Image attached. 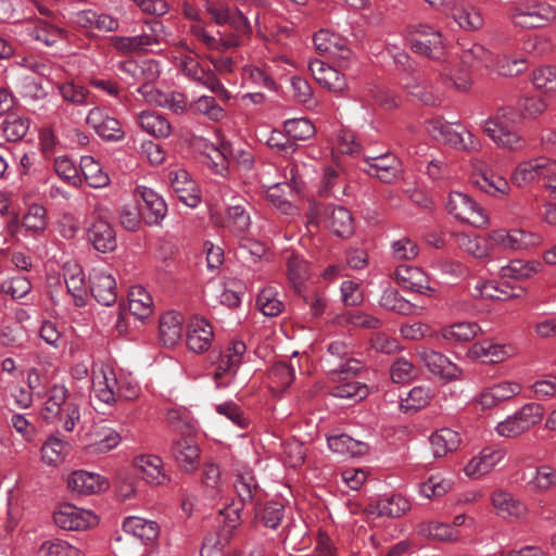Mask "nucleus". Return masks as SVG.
Returning a JSON list of instances; mask_svg holds the SVG:
<instances>
[{"instance_id": "obj_1", "label": "nucleus", "mask_w": 556, "mask_h": 556, "mask_svg": "<svg viewBox=\"0 0 556 556\" xmlns=\"http://www.w3.org/2000/svg\"><path fill=\"white\" fill-rule=\"evenodd\" d=\"M480 126L500 149L521 152L528 147V140L516 127V113L510 108L498 109L482 121Z\"/></svg>"}, {"instance_id": "obj_2", "label": "nucleus", "mask_w": 556, "mask_h": 556, "mask_svg": "<svg viewBox=\"0 0 556 556\" xmlns=\"http://www.w3.org/2000/svg\"><path fill=\"white\" fill-rule=\"evenodd\" d=\"M170 30L159 20L146 22L141 33L135 36H113L112 47L122 54L156 53L162 45H167Z\"/></svg>"}, {"instance_id": "obj_3", "label": "nucleus", "mask_w": 556, "mask_h": 556, "mask_svg": "<svg viewBox=\"0 0 556 556\" xmlns=\"http://www.w3.org/2000/svg\"><path fill=\"white\" fill-rule=\"evenodd\" d=\"M68 397L70 392L64 386H53L48 392L41 416L48 422H60L65 431L72 432L80 420V410L78 404Z\"/></svg>"}, {"instance_id": "obj_4", "label": "nucleus", "mask_w": 556, "mask_h": 556, "mask_svg": "<svg viewBox=\"0 0 556 556\" xmlns=\"http://www.w3.org/2000/svg\"><path fill=\"white\" fill-rule=\"evenodd\" d=\"M123 529L126 536H118L116 539V543L121 544L116 546L121 556H135L125 547L132 546L138 542L140 545L148 546L157 540L160 533L159 525L155 521L137 516L127 517L123 522Z\"/></svg>"}, {"instance_id": "obj_5", "label": "nucleus", "mask_w": 556, "mask_h": 556, "mask_svg": "<svg viewBox=\"0 0 556 556\" xmlns=\"http://www.w3.org/2000/svg\"><path fill=\"white\" fill-rule=\"evenodd\" d=\"M426 129L433 139L452 148L468 152L478 151L481 148L480 140L471 131L465 128L458 131L453 127V124L441 118L428 121Z\"/></svg>"}, {"instance_id": "obj_6", "label": "nucleus", "mask_w": 556, "mask_h": 556, "mask_svg": "<svg viewBox=\"0 0 556 556\" xmlns=\"http://www.w3.org/2000/svg\"><path fill=\"white\" fill-rule=\"evenodd\" d=\"M509 18L522 28L543 27L556 18V9L542 0H528L510 9Z\"/></svg>"}, {"instance_id": "obj_7", "label": "nucleus", "mask_w": 556, "mask_h": 556, "mask_svg": "<svg viewBox=\"0 0 556 556\" xmlns=\"http://www.w3.org/2000/svg\"><path fill=\"white\" fill-rule=\"evenodd\" d=\"M247 352V345L241 340H232L224 349L214 362V381L217 389L227 388L233 381L242 358Z\"/></svg>"}, {"instance_id": "obj_8", "label": "nucleus", "mask_w": 556, "mask_h": 556, "mask_svg": "<svg viewBox=\"0 0 556 556\" xmlns=\"http://www.w3.org/2000/svg\"><path fill=\"white\" fill-rule=\"evenodd\" d=\"M91 394L105 405H114L118 401V374L103 362L94 363L91 368Z\"/></svg>"}, {"instance_id": "obj_9", "label": "nucleus", "mask_w": 556, "mask_h": 556, "mask_svg": "<svg viewBox=\"0 0 556 556\" xmlns=\"http://www.w3.org/2000/svg\"><path fill=\"white\" fill-rule=\"evenodd\" d=\"M408 40L409 47L414 53L440 62L445 59L442 35L431 26L426 24L414 26L412 29V36Z\"/></svg>"}, {"instance_id": "obj_10", "label": "nucleus", "mask_w": 556, "mask_h": 556, "mask_svg": "<svg viewBox=\"0 0 556 556\" xmlns=\"http://www.w3.org/2000/svg\"><path fill=\"white\" fill-rule=\"evenodd\" d=\"M446 208L450 214L454 215L460 222L475 227H483L489 222L484 208L468 194L459 191H452L450 193Z\"/></svg>"}, {"instance_id": "obj_11", "label": "nucleus", "mask_w": 556, "mask_h": 556, "mask_svg": "<svg viewBox=\"0 0 556 556\" xmlns=\"http://www.w3.org/2000/svg\"><path fill=\"white\" fill-rule=\"evenodd\" d=\"M179 68L190 80L207 88L214 93L228 98L227 89L217 78L215 73L210 68L203 67L191 54H182L179 56Z\"/></svg>"}, {"instance_id": "obj_12", "label": "nucleus", "mask_w": 556, "mask_h": 556, "mask_svg": "<svg viewBox=\"0 0 556 556\" xmlns=\"http://www.w3.org/2000/svg\"><path fill=\"white\" fill-rule=\"evenodd\" d=\"M488 240L491 245L503 250H521L540 245L543 242L540 235L522 229H511L509 231L496 229L488 235Z\"/></svg>"}, {"instance_id": "obj_13", "label": "nucleus", "mask_w": 556, "mask_h": 556, "mask_svg": "<svg viewBox=\"0 0 556 556\" xmlns=\"http://www.w3.org/2000/svg\"><path fill=\"white\" fill-rule=\"evenodd\" d=\"M53 520L58 527L70 531L86 530L98 522V518L92 511L68 503L59 507L53 514Z\"/></svg>"}, {"instance_id": "obj_14", "label": "nucleus", "mask_w": 556, "mask_h": 556, "mask_svg": "<svg viewBox=\"0 0 556 556\" xmlns=\"http://www.w3.org/2000/svg\"><path fill=\"white\" fill-rule=\"evenodd\" d=\"M203 7L217 26L229 25L236 31H251L249 20L241 11L213 0H205Z\"/></svg>"}, {"instance_id": "obj_15", "label": "nucleus", "mask_w": 556, "mask_h": 556, "mask_svg": "<svg viewBox=\"0 0 556 556\" xmlns=\"http://www.w3.org/2000/svg\"><path fill=\"white\" fill-rule=\"evenodd\" d=\"M226 153H228L229 157L244 170H250L254 165V154L252 149L249 147L229 146L224 147L223 151L217 148H213L212 153L208 154V159L212 161V168L217 174L223 175L224 172L227 170L228 162Z\"/></svg>"}, {"instance_id": "obj_16", "label": "nucleus", "mask_w": 556, "mask_h": 556, "mask_svg": "<svg viewBox=\"0 0 556 556\" xmlns=\"http://www.w3.org/2000/svg\"><path fill=\"white\" fill-rule=\"evenodd\" d=\"M554 164L555 162L543 156L520 162L511 173V182L521 188L541 177L548 178Z\"/></svg>"}, {"instance_id": "obj_17", "label": "nucleus", "mask_w": 556, "mask_h": 556, "mask_svg": "<svg viewBox=\"0 0 556 556\" xmlns=\"http://www.w3.org/2000/svg\"><path fill=\"white\" fill-rule=\"evenodd\" d=\"M21 96L33 106L34 113L39 117L47 118L53 112L54 105L48 99V92L33 77L26 76L21 80Z\"/></svg>"}, {"instance_id": "obj_18", "label": "nucleus", "mask_w": 556, "mask_h": 556, "mask_svg": "<svg viewBox=\"0 0 556 556\" xmlns=\"http://www.w3.org/2000/svg\"><path fill=\"white\" fill-rule=\"evenodd\" d=\"M416 355L433 375L442 379L451 381L462 376V369L440 352L421 348L417 350Z\"/></svg>"}, {"instance_id": "obj_19", "label": "nucleus", "mask_w": 556, "mask_h": 556, "mask_svg": "<svg viewBox=\"0 0 556 556\" xmlns=\"http://www.w3.org/2000/svg\"><path fill=\"white\" fill-rule=\"evenodd\" d=\"M329 357L325 359L328 371L332 374L355 375L361 369V363L350 357V349L343 341H333L328 345Z\"/></svg>"}, {"instance_id": "obj_20", "label": "nucleus", "mask_w": 556, "mask_h": 556, "mask_svg": "<svg viewBox=\"0 0 556 556\" xmlns=\"http://www.w3.org/2000/svg\"><path fill=\"white\" fill-rule=\"evenodd\" d=\"M170 188L180 202L189 207H197L201 195L195 181L186 169L179 168L168 173Z\"/></svg>"}, {"instance_id": "obj_21", "label": "nucleus", "mask_w": 556, "mask_h": 556, "mask_svg": "<svg viewBox=\"0 0 556 556\" xmlns=\"http://www.w3.org/2000/svg\"><path fill=\"white\" fill-rule=\"evenodd\" d=\"M363 170L369 176L378 178L386 184L393 182L400 173V163L392 153H383L376 156H367Z\"/></svg>"}, {"instance_id": "obj_22", "label": "nucleus", "mask_w": 556, "mask_h": 556, "mask_svg": "<svg viewBox=\"0 0 556 556\" xmlns=\"http://www.w3.org/2000/svg\"><path fill=\"white\" fill-rule=\"evenodd\" d=\"M212 325L202 316L193 315L188 321L187 345L194 353L207 351L213 342Z\"/></svg>"}, {"instance_id": "obj_23", "label": "nucleus", "mask_w": 556, "mask_h": 556, "mask_svg": "<svg viewBox=\"0 0 556 556\" xmlns=\"http://www.w3.org/2000/svg\"><path fill=\"white\" fill-rule=\"evenodd\" d=\"M521 391L522 386L518 381L504 380L484 388L478 401L483 408H493L519 395Z\"/></svg>"}, {"instance_id": "obj_24", "label": "nucleus", "mask_w": 556, "mask_h": 556, "mask_svg": "<svg viewBox=\"0 0 556 556\" xmlns=\"http://www.w3.org/2000/svg\"><path fill=\"white\" fill-rule=\"evenodd\" d=\"M172 456L182 470L187 472L195 470L200 458V448L195 437L182 435L174 440Z\"/></svg>"}, {"instance_id": "obj_25", "label": "nucleus", "mask_w": 556, "mask_h": 556, "mask_svg": "<svg viewBox=\"0 0 556 556\" xmlns=\"http://www.w3.org/2000/svg\"><path fill=\"white\" fill-rule=\"evenodd\" d=\"M87 240L101 253L113 252L117 247L116 231L109 222L99 217L87 228Z\"/></svg>"}, {"instance_id": "obj_26", "label": "nucleus", "mask_w": 556, "mask_h": 556, "mask_svg": "<svg viewBox=\"0 0 556 556\" xmlns=\"http://www.w3.org/2000/svg\"><path fill=\"white\" fill-rule=\"evenodd\" d=\"M135 194L140 197L144 203L143 219L149 226H159L167 214V204L164 199L153 189L146 186H138Z\"/></svg>"}, {"instance_id": "obj_27", "label": "nucleus", "mask_w": 556, "mask_h": 556, "mask_svg": "<svg viewBox=\"0 0 556 556\" xmlns=\"http://www.w3.org/2000/svg\"><path fill=\"white\" fill-rule=\"evenodd\" d=\"M90 291L98 303L113 305L117 300L115 278L102 269H93L89 276Z\"/></svg>"}, {"instance_id": "obj_28", "label": "nucleus", "mask_w": 556, "mask_h": 556, "mask_svg": "<svg viewBox=\"0 0 556 556\" xmlns=\"http://www.w3.org/2000/svg\"><path fill=\"white\" fill-rule=\"evenodd\" d=\"M86 122L105 140L119 141L125 136L121 123L99 108H93L89 111Z\"/></svg>"}, {"instance_id": "obj_29", "label": "nucleus", "mask_w": 556, "mask_h": 556, "mask_svg": "<svg viewBox=\"0 0 556 556\" xmlns=\"http://www.w3.org/2000/svg\"><path fill=\"white\" fill-rule=\"evenodd\" d=\"M137 91L148 103L169 109L174 113L180 114L187 109L186 97L180 92L164 93L149 84L140 86Z\"/></svg>"}, {"instance_id": "obj_30", "label": "nucleus", "mask_w": 556, "mask_h": 556, "mask_svg": "<svg viewBox=\"0 0 556 556\" xmlns=\"http://www.w3.org/2000/svg\"><path fill=\"white\" fill-rule=\"evenodd\" d=\"M308 68L314 79L323 87L332 92H342L346 88V79L334 67L328 65L320 60H313L308 64Z\"/></svg>"}, {"instance_id": "obj_31", "label": "nucleus", "mask_w": 556, "mask_h": 556, "mask_svg": "<svg viewBox=\"0 0 556 556\" xmlns=\"http://www.w3.org/2000/svg\"><path fill=\"white\" fill-rule=\"evenodd\" d=\"M87 440L85 448L89 454H102L115 448L121 443L122 437L111 427L99 426L87 434Z\"/></svg>"}, {"instance_id": "obj_32", "label": "nucleus", "mask_w": 556, "mask_h": 556, "mask_svg": "<svg viewBox=\"0 0 556 556\" xmlns=\"http://www.w3.org/2000/svg\"><path fill=\"white\" fill-rule=\"evenodd\" d=\"M397 283L403 288L420 294L433 291L429 285L427 275L416 266L400 265L394 271Z\"/></svg>"}, {"instance_id": "obj_33", "label": "nucleus", "mask_w": 556, "mask_h": 556, "mask_svg": "<svg viewBox=\"0 0 556 556\" xmlns=\"http://www.w3.org/2000/svg\"><path fill=\"white\" fill-rule=\"evenodd\" d=\"M135 466L142 473V478L152 485H162L169 482L161 457L151 454L140 455L135 458Z\"/></svg>"}, {"instance_id": "obj_34", "label": "nucleus", "mask_w": 556, "mask_h": 556, "mask_svg": "<svg viewBox=\"0 0 556 556\" xmlns=\"http://www.w3.org/2000/svg\"><path fill=\"white\" fill-rule=\"evenodd\" d=\"M505 454L503 448L485 447L466 465L465 473L468 477H481L501 463Z\"/></svg>"}, {"instance_id": "obj_35", "label": "nucleus", "mask_w": 556, "mask_h": 556, "mask_svg": "<svg viewBox=\"0 0 556 556\" xmlns=\"http://www.w3.org/2000/svg\"><path fill=\"white\" fill-rule=\"evenodd\" d=\"M67 486L78 494L89 495L105 490L108 481L98 473L76 470L70 475Z\"/></svg>"}, {"instance_id": "obj_36", "label": "nucleus", "mask_w": 556, "mask_h": 556, "mask_svg": "<svg viewBox=\"0 0 556 556\" xmlns=\"http://www.w3.org/2000/svg\"><path fill=\"white\" fill-rule=\"evenodd\" d=\"M325 222L330 231L339 237H349L354 231V220L348 208L341 205H327Z\"/></svg>"}, {"instance_id": "obj_37", "label": "nucleus", "mask_w": 556, "mask_h": 556, "mask_svg": "<svg viewBox=\"0 0 556 556\" xmlns=\"http://www.w3.org/2000/svg\"><path fill=\"white\" fill-rule=\"evenodd\" d=\"M64 280L67 292L72 295L75 305L78 307L85 306L88 291L81 267L77 264H67L64 267Z\"/></svg>"}, {"instance_id": "obj_38", "label": "nucleus", "mask_w": 556, "mask_h": 556, "mask_svg": "<svg viewBox=\"0 0 556 556\" xmlns=\"http://www.w3.org/2000/svg\"><path fill=\"white\" fill-rule=\"evenodd\" d=\"M182 316L180 313L170 311L164 313L160 318V339L165 346H174L182 337Z\"/></svg>"}, {"instance_id": "obj_39", "label": "nucleus", "mask_w": 556, "mask_h": 556, "mask_svg": "<svg viewBox=\"0 0 556 556\" xmlns=\"http://www.w3.org/2000/svg\"><path fill=\"white\" fill-rule=\"evenodd\" d=\"M470 181L481 191L492 195L506 194L509 191L508 181L489 169L473 172Z\"/></svg>"}, {"instance_id": "obj_40", "label": "nucleus", "mask_w": 556, "mask_h": 556, "mask_svg": "<svg viewBox=\"0 0 556 556\" xmlns=\"http://www.w3.org/2000/svg\"><path fill=\"white\" fill-rule=\"evenodd\" d=\"M140 128L155 138H167L173 129L168 119L153 111H142L137 115Z\"/></svg>"}, {"instance_id": "obj_41", "label": "nucleus", "mask_w": 556, "mask_h": 556, "mask_svg": "<svg viewBox=\"0 0 556 556\" xmlns=\"http://www.w3.org/2000/svg\"><path fill=\"white\" fill-rule=\"evenodd\" d=\"M71 451V444L58 434H51L41 446V460L56 467L61 465Z\"/></svg>"}, {"instance_id": "obj_42", "label": "nucleus", "mask_w": 556, "mask_h": 556, "mask_svg": "<svg viewBox=\"0 0 556 556\" xmlns=\"http://www.w3.org/2000/svg\"><path fill=\"white\" fill-rule=\"evenodd\" d=\"M492 504L496 514L502 518L520 517L526 514V505L511 493L496 490L492 494Z\"/></svg>"}, {"instance_id": "obj_43", "label": "nucleus", "mask_w": 556, "mask_h": 556, "mask_svg": "<svg viewBox=\"0 0 556 556\" xmlns=\"http://www.w3.org/2000/svg\"><path fill=\"white\" fill-rule=\"evenodd\" d=\"M29 37L43 43L46 47H53L66 37V31L47 21L38 20L27 27Z\"/></svg>"}, {"instance_id": "obj_44", "label": "nucleus", "mask_w": 556, "mask_h": 556, "mask_svg": "<svg viewBox=\"0 0 556 556\" xmlns=\"http://www.w3.org/2000/svg\"><path fill=\"white\" fill-rule=\"evenodd\" d=\"M328 447L336 454L342 456H362L367 453V444L353 439L345 433L332 434L327 437Z\"/></svg>"}, {"instance_id": "obj_45", "label": "nucleus", "mask_w": 556, "mask_h": 556, "mask_svg": "<svg viewBox=\"0 0 556 556\" xmlns=\"http://www.w3.org/2000/svg\"><path fill=\"white\" fill-rule=\"evenodd\" d=\"M379 305L388 311L394 312L401 315H417L420 308L404 299L400 292L392 288H386L379 299Z\"/></svg>"}, {"instance_id": "obj_46", "label": "nucleus", "mask_w": 556, "mask_h": 556, "mask_svg": "<svg viewBox=\"0 0 556 556\" xmlns=\"http://www.w3.org/2000/svg\"><path fill=\"white\" fill-rule=\"evenodd\" d=\"M79 167L89 187L101 189L110 185L111 179L109 174L103 170L101 164L96 161L93 156H81Z\"/></svg>"}, {"instance_id": "obj_47", "label": "nucleus", "mask_w": 556, "mask_h": 556, "mask_svg": "<svg viewBox=\"0 0 556 556\" xmlns=\"http://www.w3.org/2000/svg\"><path fill=\"white\" fill-rule=\"evenodd\" d=\"M438 70L444 84L458 91H467L470 89L472 79L467 70L453 66L446 59L441 61Z\"/></svg>"}, {"instance_id": "obj_48", "label": "nucleus", "mask_w": 556, "mask_h": 556, "mask_svg": "<svg viewBox=\"0 0 556 556\" xmlns=\"http://www.w3.org/2000/svg\"><path fill=\"white\" fill-rule=\"evenodd\" d=\"M460 62L468 70L489 71L492 66L493 53L486 50L482 45L475 43L470 48L463 50Z\"/></svg>"}, {"instance_id": "obj_49", "label": "nucleus", "mask_w": 556, "mask_h": 556, "mask_svg": "<svg viewBox=\"0 0 556 556\" xmlns=\"http://www.w3.org/2000/svg\"><path fill=\"white\" fill-rule=\"evenodd\" d=\"M225 226L237 237L243 238L251 227V217L244 205H229L226 211Z\"/></svg>"}, {"instance_id": "obj_50", "label": "nucleus", "mask_w": 556, "mask_h": 556, "mask_svg": "<svg viewBox=\"0 0 556 556\" xmlns=\"http://www.w3.org/2000/svg\"><path fill=\"white\" fill-rule=\"evenodd\" d=\"M480 327L473 321H459L443 327L440 337L450 343H463L471 341L480 331Z\"/></svg>"}, {"instance_id": "obj_51", "label": "nucleus", "mask_w": 556, "mask_h": 556, "mask_svg": "<svg viewBox=\"0 0 556 556\" xmlns=\"http://www.w3.org/2000/svg\"><path fill=\"white\" fill-rule=\"evenodd\" d=\"M288 279L295 290H300L302 285L309 278V264L299 253L288 252L286 256Z\"/></svg>"}, {"instance_id": "obj_52", "label": "nucleus", "mask_w": 556, "mask_h": 556, "mask_svg": "<svg viewBox=\"0 0 556 556\" xmlns=\"http://www.w3.org/2000/svg\"><path fill=\"white\" fill-rule=\"evenodd\" d=\"M418 533L425 538L440 542H456L460 538L458 530L448 523L439 521H426L418 526Z\"/></svg>"}, {"instance_id": "obj_53", "label": "nucleus", "mask_w": 556, "mask_h": 556, "mask_svg": "<svg viewBox=\"0 0 556 556\" xmlns=\"http://www.w3.org/2000/svg\"><path fill=\"white\" fill-rule=\"evenodd\" d=\"M459 443L458 432L450 428H442L430 437V444L435 458L443 457L448 452L456 450Z\"/></svg>"}, {"instance_id": "obj_54", "label": "nucleus", "mask_w": 556, "mask_h": 556, "mask_svg": "<svg viewBox=\"0 0 556 556\" xmlns=\"http://www.w3.org/2000/svg\"><path fill=\"white\" fill-rule=\"evenodd\" d=\"M527 68L526 60L521 56H513L508 54L493 55L492 66L489 71L495 72L504 77H514Z\"/></svg>"}, {"instance_id": "obj_55", "label": "nucleus", "mask_w": 556, "mask_h": 556, "mask_svg": "<svg viewBox=\"0 0 556 556\" xmlns=\"http://www.w3.org/2000/svg\"><path fill=\"white\" fill-rule=\"evenodd\" d=\"M153 301L142 287H134L128 293L129 312L138 319H143L152 313Z\"/></svg>"}, {"instance_id": "obj_56", "label": "nucleus", "mask_w": 556, "mask_h": 556, "mask_svg": "<svg viewBox=\"0 0 556 556\" xmlns=\"http://www.w3.org/2000/svg\"><path fill=\"white\" fill-rule=\"evenodd\" d=\"M377 509L379 516L399 518L410 509V504L404 496L395 494L379 498Z\"/></svg>"}, {"instance_id": "obj_57", "label": "nucleus", "mask_w": 556, "mask_h": 556, "mask_svg": "<svg viewBox=\"0 0 556 556\" xmlns=\"http://www.w3.org/2000/svg\"><path fill=\"white\" fill-rule=\"evenodd\" d=\"M29 119L16 114H10L2 122V132L4 138L10 142L22 140L29 129Z\"/></svg>"}, {"instance_id": "obj_58", "label": "nucleus", "mask_w": 556, "mask_h": 556, "mask_svg": "<svg viewBox=\"0 0 556 556\" xmlns=\"http://www.w3.org/2000/svg\"><path fill=\"white\" fill-rule=\"evenodd\" d=\"M452 13L454 21L465 30H478L484 25L481 12L475 8H455Z\"/></svg>"}, {"instance_id": "obj_59", "label": "nucleus", "mask_w": 556, "mask_h": 556, "mask_svg": "<svg viewBox=\"0 0 556 556\" xmlns=\"http://www.w3.org/2000/svg\"><path fill=\"white\" fill-rule=\"evenodd\" d=\"M528 484L530 490L535 493L549 491L556 485V469L548 465L539 466Z\"/></svg>"}, {"instance_id": "obj_60", "label": "nucleus", "mask_w": 556, "mask_h": 556, "mask_svg": "<svg viewBox=\"0 0 556 556\" xmlns=\"http://www.w3.org/2000/svg\"><path fill=\"white\" fill-rule=\"evenodd\" d=\"M59 91L65 101L75 105H89L93 102L90 91L73 81L59 85Z\"/></svg>"}, {"instance_id": "obj_61", "label": "nucleus", "mask_w": 556, "mask_h": 556, "mask_svg": "<svg viewBox=\"0 0 556 556\" xmlns=\"http://www.w3.org/2000/svg\"><path fill=\"white\" fill-rule=\"evenodd\" d=\"M539 267L540 263L538 262L513 260L501 268L500 274L503 278L525 279L534 275Z\"/></svg>"}, {"instance_id": "obj_62", "label": "nucleus", "mask_w": 556, "mask_h": 556, "mask_svg": "<svg viewBox=\"0 0 556 556\" xmlns=\"http://www.w3.org/2000/svg\"><path fill=\"white\" fill-rule=\"evenodd\" d=\"M295 378L294 368L285 361L276 362L269 370V379L278 390L288 389Z\"/></svg>"}, {"instance_id": "obj_63", "label": "nucleus", "mask_w": 556, "mask_h": 556, "mask_svg": "<svg viewBox=\"0 0 556 556\" xmlns=\"http://www.w3.org/2000/svg\"><path fill=\"white\" fill-rule=\"evenodd\" d=\"M283 130L286 135L293 140H307L316 132L313 123L304 117L286 121Z\"/></svg>"}, {"instance_id": "obj_64", "label": "nucleus", "mask_w": 556, "mask_h": 556, "mask_svg": "<svg viewBox=\"0 0 556 556\" xmlns=\"http://www.w3.org/2000/svg\"><path fill=\"white\" fill-rule=\"evenodd\" d=\"M256 303L260 311L268 317L278 316L285 307L282 301L278 299V293L273 288L263 289L257 295Z\"/></svg>"}]
</instances>
